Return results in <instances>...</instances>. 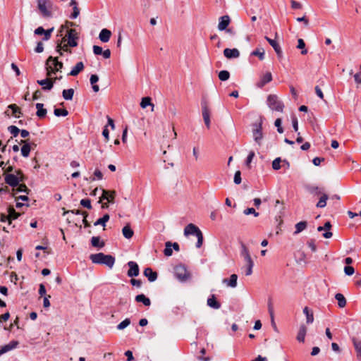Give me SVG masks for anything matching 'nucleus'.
Here are the masks:
<instances>
[{"mask_svg":"<svg viewBox=\"0 0 361 361\" xmlns=\"http://www.w3.org/2000/svg\"><path fill=\"white\" fill-rule=\"evenodd\" d=\"M254 267V264H245V267H243L242 269L245 270V274L246 276H250L252 274V268Z\"/></svg>","mask_w":361,"mask_h":361,"instance_id":"obj_50","label":"nucleus"},{"mask_svg":"<svg viewBox=\"0 0 361 361\" xmlns=\"http://www.w3.org/2000/svg\"><path fill=\"white\" fill-rule=\"evenodd\" d=\"M255 154L253 151H250L245 161V164L248 168H250V163L252 162Z\"/></svg>","mask_w":361,"mask_h":361,"instance_id":"obj_54","label":"nucleus"},{"mask_svg":"<svg viewBox=\"0 0 361 361\" xmlns=\"http://www.w3.org/2000/svg\"><path fill=\"white\" fill-rule=\"evenodd\" d=\"M47 71V76L51 77L53 74H55L58 71H61L63 65L62 62L58 61L56 57L54 58L52 56H49L47 60L46 63Z\"/></svg>","mask_w":361,"mask_h":361,"instance_id":"obj_5","label":"nucleus"},{"mask_svg":"<svg viewBox=\"0 0 361 361\" xmlns=\"http://www.w3.org/2000/svg\"><path fill=\"white\" fill-rule=\"evenodd\" d=\"M335 298L338 302V306L340 308H343L346 305V299L345 298L344 295L341 293H336L335 295Z\"/></svg>","mask_w":361,"mask_h":361,"instance_id":"obj_28","label":"nucleus"},{"mask_svg":"<svg viewBox=\"0 0 361 361\" xmlns=\"http://www.w3.org/2000/svg\"><path fill=\"white\" fill-rule=\"evenodd\" d=\"M331 228V224L330 221L326 222L323 226V228H324L325 232L322 234V235L324 238H330L332 237L333 233L330 231Z\"/></svg>","mask_w":361,"mask_h":361,"instance_id":"obj_31","label":"nucleus"},{"mask_svg":"<svg viewBox=\"0 0 361 361\" xmlns=\"http://www.w3.org/2000/svg\"><path fill=\"white\" fill-rule=\"evenodd\" d=\"M116 197V192L114 190H102V195L100 197L99 203L102 200H106L108 202L113 203Z\"/></svg>","mask_w":361,"mask_h":361,"instance_id":"obj_10","label":"nucleus"},{"mask_svg":"<svg viewBox=\"0 0 361 361\" xmlns=\"http://www.w3.org/2000/svg\"><path fill=\"white\" fill-rule=\"evenodd\" d=\"M91 244L93 247L102 248L104 246V243L101 241L100 237L93 236L91 238Z\"/></svg>","mask_w":361,"mask_h":361,"instance_id":"obj_34","label":"nucleus"},{"mask_svg":"<svg viewBox=\"0 0 361 361\" xmlns=\"http://www.w3.org/2000/svg\"><path fill=\"white\" fill-rule=\"evenodd\" d=\"M303 313L306 316L307 323L312 324L314 322V316L312 312L307 307H305L303 309Z\"/></svg>","mask_w":361,"mask_h":361,"instance_id":"obj_35","label":"nucleus"},{"mask_svg":"<svg viewBox=\"0 0 361 361\" xmlns=\"http://www.w3.org/2000/svg\"><path fill=\"white\" fill-rule=\"evenodd\" d=\"M90 259L94 264H105L109 268H112L115 263V258L113 256L102 252L92 254Z\"/></svg>","mask_w":361,"mask_h":361,"instance_id":"obj_2","label":"nucleus"},{"mask_svg":"<svg viewBox=\"0 0 361 361\" xmlns=\"http://www.w3.org/2000/svg\"><path fill=\"white\" fill-rule=\"evenodd\" d=\"M172 243L168 241L166 243V245H165V249L164 250V253L166 256L167 257H169L172 255L173 253V251H172Z\"/></svg>","mask_w":361,"mask_h":361,"instance_id":"obj_45","label":"nucleus"},{"mask_svg":"<svg viewBox=\"0 0 361 361\" xmlns=\"http://www.w3.org/2000/svg\"><path fill=\"white\" fill-rule=\"evenodd\" d=\"M175 277L182 283L186 282L191 279V273L183 264H178L174 267Z\"/></svg>","mask_w":361,"mask_h":361,"instance_id":"obj_6","label":"nucleus"},{"mask_svg":"<svg viewBox=\"0 0 361 361\" xmlns=\"http://www.w3.org/2000/svg\"><path fill=\"white\" fill-rule=\"evenodd\" d=\"M329 199V197L326 194H323L322 196L319 198L317 204V207L319 208H323L326 205V201Z\"/></svg>","mask_w":361,"mask_h":361,"instance_id":"obj_43","label":"nucleus"},{"mask_svg":"<svg viewBox=\"0 0 361 361\" xmlns=\"http://www.w3.org/2000/svg\"><path fill=\"white\" fill-rule=\"evenodd\" d=\"M37 82L46 91L51 90L54 86V81H52L51 76L44 80H38Z\"/></svg>","mask_w":361,"mask_h":361,"instance_id":"obj_16","label":"nucleus"},{"mask_svg":"<svg viewBox=\"0 0 361 361\" xmlns=\"http://www.w3.org/2000/svg\"><path fill=\"white\" fill-rule=\"evenodd\" d=\"M111 36V32L108 29L104 28L101 30L99 38L102 42H107L109 41Z\"/></svg>","mask_w":361,"mask_h":361,"instance_id":"obj_22","label":"nucleus"},{"mask_svg":"<svg viewBox=\"0 0 361 361\" xmlns=\"http://www.w3.org/2000/svg\"><path fill=\"white\" fill-rule=\"evenodd\" d=\"M80 204L84 207H86L89 209L92 208L91 202L89 199H82L80 201Z\"/></svg>","mask_w":361,"mask_h":361,"instance_id":"obj_57","label":"nucleus"},{"mask_svg":"<svg viewBox=\"0 0 361 361\" xmlns=\"http://www.w3.org/2000/svg\"><path fill=\"white\" fill-rule=\"evenodd\" d=\"M344 272L347 276H352L355 272V269L351 266H346L344 267Z\"/></svg>","mask_w":361,"mask_h":361,"instance_id":"obj_60","label":"nucleus"},{"mask_svg":"<svg viewBox=\"0 0 361 361\" xmlns=\"http://www.w3.org/2000/svg\"><path fill=\"white\" fill-rule=\"evenodd\" d=\"M184 235L188 236L189 235H194L197 238L196 247L200 248L203 243V235L200 228L193 224H189L184 229Z\"/></svg>","mask_w":361,"mask_h":361,"instance_id":"obj_4","label":"nucleus"},{"mask_svg":"<svg viewBox=\"0 0 361 361\" xmlns=\"http://www.w3.org/2000/svg\"><path fill=\"white\" fill-rule=\"evenodd\" d=\"M267 104L272 111L282 112L284 109V104L279 97L276 94H269L267 96Z\"/></svg>","mask_w":361,"mask_h":361,"instance_id":"obj_7","label":"nucleus"},{"mask_svg":"<svg viewBox=\"0 0 361 361\" xmlns=\"http://www.w3.org/2000/svg\"><path fill=\"white\" fill-rule=\"evenodd\" d=\"M291 7L293 9H300L302 8V5L300 3L295 1V0H290Z\"/></svg>","mask_w":361,"mask_h":361,"instance_id":"obj_63","label":"nucleus"},{"mask_svg":"<svg viewBox=\"0 0 361 361\" xmlns=\"http://www.w3.org/2000/svg\"><path fill=\"white\" fill-rule=\"evenodd\" d=\"M130 324V319H124L123 322H121L118 326H117V329H119V330H123L126 327H127L129 324Z\"/></svg>","mask_w":361,"mask_h":361,"instance_id":"obj_49","label":"nucleus"},{"mask_svg":"<svg viewBox=\"0 0 361 361\" xmlns=\"http://www.w3.org/2000/svg\"><path fill=\"white\" fill-rule=\"evenodd\" d=\"M281 123L282 121L281 118H277L274 122V125L277 128V131L279 133H282L283 132V128L281 127Z\"/></svg>","mask_w":361,"mask_h":361,"instance_id":"obj_56","label":"nucleus"},{"mask_svg":"<svg viewBox=\"0 0 361 361\" xmlns=\"http://www.w3.org/2000/svg\"><path fill=\"white\" fill-rule=\"evenodd\" d=\"M224 55L227 59H236L239 57L240 51L236 48H226L224 50Z\"/></svg>","mask_w":361,"mask_h":361,"instance_id":"obj_17","label":"nucleus"},{"mask_svg":"<svg viewBox=\"0 0 361 361\" xmlns=\"http://www.w3.org/2000/svg\"><path fill=\"white\" fill-rule=\"evenodd\" d=\"M230 23V18L228 16H224L219 18L218 29L221 31L226 30Z\"/></svg>","mask_w":361,"mask_h":361,"instance_id":"obj_18","label":"nucleus"},{"mask_svg":"<svg viewBox=\"0 0 361 361\" xmlns=\"http://www.w3.org/2000/svg\"><path fill=\"white\" fill-rule=\"evenodd\" d=\"M102 48L97 45L93 46V52L95 55H100L102 54Z\"/></svg>","mask_w":361,"mask_h":361,"instance_id":"obj_64","label":"nucleus"},{"mask_svg":"<svg viewBox=\"0 0 361 361\" xmlns=\"http://www.w3.org/2000/svg\"><path fill=\"white\" fill-rule=\"evenodd\" d=\"M8 108L12 110V115L16 118H20L21 116V109L16 104H10Z\"/></svg>","mask_w":361,"mask_h":361,"instance_id":"obj_33","label":"nucleus"},{"mask_svg":"<svg viewBox=\"0 0 361 361\" xmlns=\"http://www.w3.org/2000/svg\"><path fill=\"white\" fill-rule=\"evenodd\" d=\"M84 69V64L82 61L78 62L68 73L69 75L76 76Z\"/></svg>","mask_w":361,"mask_h":361,"instance_id":"obj_26","label":"nucleus"},{"mask_svg":"<svg viewBox=\"0 0 361 361\" xmlns=\"http://www.w3.org/2000/svg\"><path fill=\"white\" fill-rule=\"evenodd\" d=\"M238 276L235 274L231 275L229 280L224 279L223 280L224 283H226L228 286L231 288H235L237 286Z\"/></svg>","mask_w":361,"mask_h":361,"instance_id":"obj_24","label":"nucleus"},{"mask_svg":"<svg viewBox=\"0 0 361 361\" xmlns=\"http://www.w3.org/2000/svg\"><path fill=\"white\" fill-rule=\"evenodd\" d=\"M8 212V216L10 218L9 224H11L12 220L17 219L20 215V213L16 212V210L13 207H9Z\"/></svg>","mask_w":361,"mask_h":361,"instance_id":"obj_37","label":"nucleus"},{"mask_svg":"<svg viewBox=\"0 0 361 361\" xmlns=\"http://www.w3.org/2000/svg\"><path fill=\"white\" fill-rule=\"evenodd\" d=\"M18 345V342L17 341H12L9 343L1 347L0 353L3 355L11 350L15 349Z\"/></svg>","mask_w":361,"mask_h":361,"instance_id":"obj_20","label":"nucleus"},{"mask_svg":"<svg viewBox=\"0 0 361 361\" xmlns=\"http://www.w3.org/2000/svg\"><path fill=\"white\" fill-rule=\"evenodd\" d=\"M241 173L240 171H237L234 175V183L235 184H240L241 183Z\"/></svg>","mask_w":361,"mask_h":361,"instance_id":"obj_61","label":"nucleus"},{"mask_svg":"<svg viewBox=\"0 0 361 361\" xmlns=\"http://www.w3.org/2000/svg\"><path fill=\"white\" fill-rule=\"evenodd\" d=\"M254 127L255 128H253L252 130V135L253 138L255 141L259 145H261V141L263 138V133H262V124L259 123V125H254Z\"/></svg>","mask_w":361,"mask_h":361,"instance_id":"obj_9","label":"nucleus"},{"mask_svg":"<svg viewBox=\"0 0 361 361\" xmlns=\"http://www.w3.org/2000/svg\"><path fill=\"white\" fill-rule=\"evenodd\" d=\"M243 213L245 215L253 214L255 217L259 216V213L254 208H247L243 211Z\"/></svg>","mask_w":361,"mask_h":361,"instance_id":"obj_55","label":"nucleus"},{"mask_svg":"<svg viewBox=\"0 0 361 361\" xmlns=\"http://www.w3.org/2000/svg\"><path fill=\"white\" fill-rule=\"evenodd\" d=\"M37 112L36 115L39 118H43L46 116L47 111L46 109L44 108V104L42 103H37L36 105Z\"/></svg>","mask_w":361,"mask_h":361,"instance_id":"obj_25","label":"nucleus"},{"mask_svg":"<svg viewBox=\"0 0 361 361\" xmlns=\"http://www.w3.org/2000/svg\"><path fill=\"white\" fill-rule=\"evenodd\" d=\"M230 73L228 71H221L219 73V78L221 81H226L228 80Z\"/></svg>","mask_w":361,"mask_h":361,"instance_id":"obj_47","label":"nucleus"},{"mask_svg":"<svg viewBox=\"0 0 361 361\" xmlns=\"http://www.w3.org/2000/svg\"><path fill=\"white\" fill-rule=\"evenodd\" d=\"M264 54H265L264 49L263 48H261V49H257L254 50L251 53V55L257 56L259 59V60L262 61L264 59Z\"/></svg>","mask_w":361,"mask_h":361,"instance_id":"obj_42","label":"nucleus"},{"mask_svg":"<svg viewBox=\"0 0 361 361\" xmlns=\"http://www.w3.org/2000/svg\"><path fill=\"white\" fill-rule=\"evenodd\" d=\"M268 311L270 315V317L271 319L272 323H274V307L271 300L269 299L268 301Z\"/></svg>","mask_w":361,"mask_h":361,"instance_id":"obj_52","label":"nucleus"},{"mask_svg":"<svg viewBox=\"0 0 361 361\" xmlns=\"http://www.w3.org/2000/svg\"><path fill=\"white\" fill-rule=\"evenodd\" d=\"M202 117L204 122L207 128H210V111L206 101H202L201 103Z\"/></svg>","mask_w":361,"mask_h":361,"instance_id":"obj_8","label":"nucleus"},{"mask_svg":"<svg viewBox=\"0 0 361 361\" xmlns=\"http://www.w3.org/2000/svg\"><path fill=\"white\" fill-rule=\"evenodd\" d=\"M109 215L108 214H104L102 218L97 219L94 223V226L102 225L104 227L106 225V223L109 220Z\"/></svg>","mask_w":361,"mask_h":361,"instance_id":"obj_40","label":"nucleus"},{"mask_svg":"<svg viewBox=\"0 0 361 361\" xmlns=\"http://www.w3.org/2000/svg\"><path fill=\"white\" fill-rule=\"evenodd\" d=\"M307 227L306 221H300L295 224V231L294 234H298L304 231Z\"/></svg>","mask_w":361,"mask_h":361,"instance_id":"obj_41","label":"nucleus"},{"mask_svg":"<svg viewBox=\"0 0 361 361\" xmlns=\"http://www.w3.org/2000/svg\"><path fill=\"white\" fill-rule=\"evenodd\" d=\"M5 181L11 187H17L20 182V179L14 174L8 173L5 176Z\"/></svg>","mask_w":361,"mask_h":361,"instance_id":"obj_13","label":"nucleus"},{"mask_svg":"<svg viewBox=\"0 0 361 361\" xmlns=\"http://www.w3.org/2000/svg\"><path fill=\"white\" fill-rule=\"evenodd\" d=\"M265 39L269 42V44L273 47L277 56L281 59L283 56V51L279 44L275 40L272 39L267 36L264 37Z\"/></svg>","mask_w":361,"mask_h":361,"instance_id":"obj_11","label":"nucleus"},{"mask_svg":"<svg viewBox=\"0 0 361 361\" xmlns=\"http://www.w3.org/2000/svg\"><path fill=\"white\" fill-rule=\"evenodd\" d=\"M74 94V90L72 88L68 90H63L62 92V96L66 100H71L73 99Z\"/></svg>","mask_w":361,"mask_h":361,"instance_id":"obj_39","label":"nucleus"},{"mask_svg":"<svg viewBox=\"0 0 361 361\" xmlns=\"http://www.w3.org/2000/svg\"><path fill=\"white\" fill-rule=\"evenodd\" d=\"M122 233L126 238L130 239L133 237L134 232L130 226L127 224L123 228Z\"/></svg>","mask_w":361,"mask_h":361,"instance_id":"obj_29","label":"nucleus"},{"mask_svg":"<svg viewBox=\"0 0 361 361\" xmlns=\"http://www.w3.org/2000/svg\"><path fill=\"white\" fill-rule=\"evenodd\" d=\"M73 11L71 16V18L74 19V18H76L79 16L80 9L78 8V6H73Z\"/></svg>","mask_w":361,"mask_h":361,"instance_id":"obj_62","label":"nucleus"},{"mask_svg":"<svg viewBox=\"0 0 361 361\" xmlns=\"http://www.w3.org/2000/svg\"><path fill=\"white\" fill-rule=\"evenodd\" d=\"M307 189L312 194H314V195L321 194V191L319 190V189L317 186H313V185L307 186Z\"/></svg>","mask_w":361,"mask_h":361,"instance_id":"obj_53","label":"nucleus"},{"mask_svg":"<svg viewBox=\"0 0 361 361\" xmlns=\"http://www.w3.org/2000/svg\"><path fill=\"white\" fill-rule=\"evenodd\" d=\"M143 274L150 282H153L157 279V273L149 267L145 268Z\"/></svg>","mask_w":361,"mask_h":361,"instance_id":"obj_21","label":"nucleus"},{"mask_svg":"<svg viewBox=\"0 0 361 361\" xmlns=\"http://www.w3.org/2000/svg\"><path fill=\"white\" fill-rule=\"evenodd\" d=\"M306 333H307V327L304 324L300 325L298 335H297V338H296L297 340L299 342L303 343L305 341Z\"/></svg>","mask_w":361,"mask_h":361,"instance_id":"obj_27","label":"nucleus"},{"mask_svg":"<svg viewBox=\"0 0 361 361\" xmlns=\"http://www.w3.org/2000/svg\"><path fill=\"white\" fill-rule=\"evenodd\" d=\"M54 114L56 116H66L68 114V111L66 109H55Z\"/></svg>","mask_w":361,"mask_h":361,"instance_id":"obj_46","label":"nucleus"},{"mask_svg":"<svg viewBox=\"0 0 361 361\" xmlns=\"http://www.w3.org/2000/svg\"><path fill=\"white\" fill-rule=\"evenodd\" d=\"M272 80V75L270 72H267L263 74L259 80L257 82L256 86L259 88H262L265 85Z\"/></svg>","mask_w":361,"mask_h":361,"instance_id":"obj_14","label":"nucleus"},{"mask_svg":"<svg viewBox=\"0 0 361 361\" xmlns=\"http://www.w3.org/2000/svg\"><path fill=\"white\" fill-rule=\"evenodd\" d=\"M207 305L214 308V309H219L221 307V304L216 300L214 295H212L211 298H208L207 300Z\"/></svg>","mask_w":361,"mask_h":361,"instance_id":"obj_32","label":"nucleus"},{"mask_svg":"<svg viewBox=\"0 0 361 361\" xmlns=\"http://www.w3.org/2000/svg\"><path fill=\"white\" fill-rule=\"evenodd\" d=\"M94 176H95L94 178H92L91 179L92 181H94L96 179L97 180H102V178H103V174L101 172L100 170L99 169H96L94 173Z\"/></svg>","mask_w":361,"mask_h":361,"instance_id":"obj_58","label":"nucleus"},{"mask_svg":"<svg viewBox=\"0 0 361 361\" xmlns=\"http://www.w3.org/2000/svg\"><path fill=\"white\" fill-rule=\"evenodd\" d=\"M353 342L357 353V357L359 361H361V341L353 339Z\"/></svg>","mask_w":361,"mask_h":361,"instance_id":"obj_36","label":"nucleus"},{"mask_svg":"<svg viewBox=\"0 0 361 361\" xmlns=\"http://www.w3.org/2000/svg\"><path fill=\"white\" fill-rule=\"evenodd\" d=\"M37 8L44 18L52 17L54 4L51 0H37Z\"/></svg>","mask_w":361,"mask_h":361,"instance_id":"obj_3","label":"nucleus"},{"mask_svg":"<svg viewBox=\"0 0 361 361\" xmlns=\"http://www.w3.org/2000/svg\"><path fill=\"white\" fill-rule=\"evenodd\" d=\"M8 131L11 134H12L14 137H16L20 133V129L16 126H10L8 128Z\"/></svg>","mask_w":361,"mask_h":361,"instance_id":"obj_51","label":"nucleus"},{"mask_svg":"<svg viewBox=\"0 0 361 361\" xmlns=\"http://www.w3.org/2000/svg\"><path fill=\"white\" fill-rule=\"evenodd\" d=\"M78 38V32L75 29H70L67 31V34L62 39L60 44L56 47V51L62 55V51H69L68 47H75L78 46L77 39Z\"/></svg>","mask_w":361,"mask_h":361,"instance_id":"obj_1","label":"nucleus"},{"mask_svg":"<svg viewBox=\"0 0 361 361\" xmlns=\"http://www.w3.org/2000/svg\"><path fill=\"white\" fill-rule=\"evenodd\" d=\"M128 266L129 267V270L127 274L129 277H134L139 275V267L136 262L130 261L128 262Z\"/></svg>","mask_w":361,"mask_h":361,"instance_id":"obj_15","label":"nucleus"},{"mask_svg":"<svg viewBox=\"0 0 361 361\" xmlns=\"http://www.w3.org/2000/svg\"><path fill=\"white\" fill-rule=\"evenodd\" d=\"M240 255L244 258L246 264H254V262L251 258L248 248L244 243H241Z\"/></svg>","mask_w":361,"mask_h":361,"instance_id":"obj_12","label":"nucleus"},{"mask_svg":"<svg viewBox=\"0 0 361 361\" xmlns=\"http://www.w3.org/2000/svg\"><path fill=\"white\" fill-rule=\"evenodd\" d=\"M54 28H51L45 30L42 27H38L35 30V34L37 35H44V39L48 40L51 37V33L53 31Z\"/></svg>","mask_w":361,"mask_h":361,"instance_id":"obj_19","label":"nucleus"},{"mask_svg":"<svg viewBox=\"0 0 361 361\" xmlns=\"http://www.w3.org/2000/svg\"><path fill=\"white\" fill-rule=\"evenodd\" d=\"M16 190L18 192H25L27 194H28L30 192V190L27 188V187L25 184H18Z\"/></svg>","mask_w":361,"mask_h":361,"instance_id":"obj_59","label":"nucleus"},{"mask_svg":"<svg viewBox=\"0 0 361 361\" xmlns=\"http://www.w3.org/2000/svg\"><path fill=\"white\" fill-rule=\"evenodd\" d=\"M282 162V160L280 157H278V158H276L273 161H272V168L274 170H279L281 169V163Z\"/></svg>","mask_w":361,"mask_h":361,"instance_id":"obj_48","label":"nucleus"},{"mask_svg":"<svg viewBox=\"0 0 361 361\" xmlns=\"http://www.w3.org/2000/svg\"><path fill=\"white\" fill-rule=\"evenodd\" d=\"M20 144H23V147H21V154L24 157H27L30 154V152L31 151V146L29 143L27 142L26 140H22L20 142Z\"/></svg>","mask_w":361,"mask_h":361,"instance_id":"obj_23","label":"nucleus"},{"mask_svg":"<svg viewBox=\"0 0 361 361\" xmlns=\"http://www.w3.org/2000/svg\"><path fill=\"white\" fill-rule=\"evenodd\" d=\"M147 106H151L152 108V111L154 110V105L151 102V98L149 97H143L142 99V101L140 102V106L142 108V109H145L146 108Z\"/></svg>","mask_w":361,"mask_h":361,"instance_id":"obj_38","label":"nucleus"},{"mask_svg":"<svg viewBox=\"0 0 361 361\" xmlns=\"http://www.w3.org/2000/svg\"><path fill=\"white\" fill-rule=\"evenodd\" d=\"M297 48L301 49V54L305 55L307 53V50L305 49V43L302 39H298Z\"/></svg>","mask_w":361,"mask_h":361,"instance_id":"obj_44","label":"nucleus"},{"mask_svg":"<svg viewBox=\"0 0 361 361\" xmlns=\"http://www.w3.org/2000/svg\"><path fill=\"white\" fill-rule=\"evenodd\" d=\"M135 301L137 302H142L145 306L151 305L150 300L147 298L144 294H140L135 296Z\"/></svg>","mask_w":361,"mask_h":361,"instance_id":"obj_30","label":"nucleus"}]
</instances>
